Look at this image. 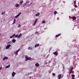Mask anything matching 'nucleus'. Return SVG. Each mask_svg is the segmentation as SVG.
<instances>
[{"label": "nucleus", "instance_id": "obj_18", "mask_svg": "<svg viewBox=\"0 0 79 79\" xmlns=\"http://www.w3.org/2000/svg\"><path fill=\"white\" fill-rule=\"evenodd\" d=\"M10 66V64L6 66L5 68L6 69V68H9Z\"/></svg>", "mask_w": 79, "mask_h": 79}, {"label": "nucleus", "instance_id": "obj_17", "mask_svg": "<svg viewBox=\"0 0 79 79\" xmlns=\"http://www.w3.org/2000/svg\"><path fill=\"white\" fill-rule=\"evenodd\" d=\"M16 42V40L15 39H13L12 40V42L13 43H15V42Z\"/></svg>", "mask_w": 79, "mask_h": 79}, {"label": "nucleus", "instance_id": "obj_10", "mask_svg": "<svg viewBox=\"0 0 79 79\" xmlns=\"http://www.w3.org/2000/svg\"><path fill=\"white\" fill-rule=\"evenodd\" d=\"M39 45H40V44H37L35 45V48H36V47H39Z\"/></svg>", "mask_w": 79, "mask_h": 79}, {"label": "nucleus", "instance_id": "obj_44", "mask_svg": "<svg viewBox=\"0 0 79 79\" xmlns=\"http://www.w3.org/2000/svg\"><path fill=\"white\" fill-rule=\"evenodd\" d=\"M24 6V5H23L22 6Z\"/></svg>", "mask_w": 79, "mask_h": 79}, {"label": "nucleus", "instance_id": "obj_43", "mask_svg": "<svg viewBox=\"0 0 79 79\" xmlns=\"http://www.w3.org/2000/svg\"><path fill=\"white\" fill-rule=\"evenodd\" d=\"M13 22H14V23H15V21H14V20L13 21Z\"/></svg>", "mask_w": 79, "mask_h": 79}, {"label": "nucleus", "instance_id": "obj_33", "mask_svg": "<svg viewBox=\"0 0 79 79\" xmlns=\"http://www.w3.org/2000/svg\"><path fill=\"white\" fill-rule=\"evenodd\" d=\"M20 26H21V25L19 24V25L18 27H20Z\"/></svg>", "mask_w": 79, "mask_h": 79}, {"label": "nucleus", "instance_id": "obj_40", "mask_svg": "<svg viewBox=\"0 0 79 79\" xmlns=\"http://www.w3.org/2000/svg\"><path fill=\"white\" fill-rule=\"evenodd\" d=\"M72 79H75V78H74V77H73Z\"/></svg>", "mask_w": 79, "mask_h": 79}, {"label": "nucleus", "instance_id": "obj_12", "mask_svg": "<svg viewBox=\"0 0 79 79\" xmlns=\"http://www.w3.org/2000/svg\"><path fill=\"white\" fill-rule=\"evenodd\" d=\"M35 66L37 67H39V63H37L35 64Z\"/></svg>", "mask_w": 79, "mask_h": 79}, {"label": "nucleus", "instance_id": "obj_15", "mask_svg": "<svg viewBox=\"0 0 79 79\" xmlns=\"http://www.w3.org/2000/svg\"><path fill=\"white\" fill-rule=\"evenodd\" d=\"M21 36H22V34H20L18 36V38H20Z\"/></svg>", "mask_w": 79, "mask_h": 79}, {"label": "nucleus", "instance_id": "obj_26", "mask_svg": "<svg viewBox=\"0 0 79 79\" xmlns=\"http://www.w3.org/2000/svg\"><path fill=\"white\" fill-rule=\"evenodd\" d=\"M73 3H74V5H76V1H74Z\"/></svg>", "mask_w": 79, "mask_h": 79}, {"label": "nucleus", "instance_id": "obj_25", "mask_svg": "<svg viewBox=\"0 0 79 79\" xmlns=\"http://www.w3.org/2000/svg\"><path fill=\"white\" fill-rule=\"evenodd\" d=\"M29 2V1H27L26 2H25V3L27 4V3H28Z\"/></svg>", "mask_w": 79, "mask_h": 79}, {"label": "nucleus", "instance_id": "obj_7", "mask_svg": "<svg viewBox=\"0 0 79 79\" xmlns=\"http://www.w3.org/2000/svg\"><path fill=\"white\" fill-rule=\"evenodd\" d=\"M15 75H16V73H15V72H13V73H12V77H14Z\"/></svg>", "mask_w": 79, "mask_h": 79}, {"label": "nucleus", "instance_id": "obj_35", "mask_svg": "<svg viewBox=\"0 0 79 79\" xmlns=\"http://www.w3.org/2000/svg\"><path fill=\"white\" fill-rule=\"evenodd\" d=\"M4 13L3 12H2V15H4Z\"/></svg>", "mask_w": 79, "mask_h": 79}, {"label": "nucleus", "instance_id": "obj_47", "mask_svg": "<svg viewBox=\"0 0 79 79\" xmlns=\"http://www.w3.org/2000/svg\"><path fill=\"white\" fill-rule=\"evenodd\" d=\"M63 77V76H62V77Z\"/></svg>", "mask_w": 79, "mask_h": 79}, {"label": "nucleus", "instance_id": "obj_37", "mask_svg": "<svg viewBox=\"0 0 79 79\" xmlns=\"http://www.w3.org/2000/svg\"><path fill=\"white\" fill-rule=\"evenodd\" d=\"M29 78H30V79H31V78H32V77H29Z\"/></svg>", "mask_w": 79, "mask_h": 79}, {"label": "nucleus", "instance_id": "obj_41", "mask_svg": "<svg viewBox=\"0 0 79 79\" xmlns=\"http://www.w3.org/2000/svg\"><path fill=\"white\" fill-rule=\"evenodd\" d=\"M3 13H4V14H5V12L4 11V12Z\"/></svg>", "mask_w": 79, "mask_h": 79}, {"label": "nucleus", "instance_id": "obj_45", "mask_svg": "<svg viewBox=\"0 0 79 79\" xmlns=\"http://www.w3.org/2000/svg\"><path fill=\"white\" fill-rule=\"evenodd\" d=\"M14 23H14H14H13L12 24H14Z\"/></svg>", "mask_w": 79, "mask_h": 79}, {"label": "nucleus", "instance_id": "obj_23", "mask_svg": "<svg viewBox=\"0 0 79 79\" xmlns=\"http://www.w3.org/2000/svg\"><path fill=\"white\" fill-rule=\"evenodd\" d=\"M56 13H57V12H56V11H54V15H56Z\"/></svg>", "mask_w": 79, "mask_h": 79}, {"label": "nucleus", "instance_id": "obj_36", "mask_svg": "<svg viewBox=\"0 0 79 79\" xmlns=\"http://www.w3.org/2000/svg\"><path fill=\"white\" fill-rule=\"evenodd\" d=\"M32 3H33V2H32L31 3V4L29 5H31V4H32Z\"/></svg>", "mask_w": 79, "mask_h": 79}, {"label": "nucleus", "instance_id": "obj_32", "mask_svg": "<svg viewBox=\"0 0 79 79\" xmlns=\"http://www.w3.org/2000/svg\"><path fill=\"white\" fill-rule=\"evenodd\" d=\"M11 42H9L7 44H10V43H11Z\"/></svg>", "mask_w": 79, "mask_h": 79}, {"label": "nucleus", "instance_id": "obj_28", "mask_svg": "<svg viewBox=\"0 0 79 79\" xmlns=\"http://www.w3.org/2000/svg\"><path fill=\"white\" fill-rule=\"evenodd\" d=\"M52 75H53V76H55V73H52Z\"/></svg>", "mask_w": 79, "mask_h": 79}, {"label": "nucleus", "instance_id": "obj_1", "mask_svg": "<svg viewBox=\"0 0 79 79\" xmlns=\"http://www.w3.org/2000/svg\"><path fill=\"white\" fill-rule=\"evenodd\" d=\"M15 37H18V35H16V34H14L10 37V38L11 39L12 38H13V37H15Z\"/></svg>", "mask_w": 79, "mask_h": 79}, {"label": "nucleus", "instance_id": "obj_24", "mask_svg": "<svg viewBox=\"0 0 79 79\" xmlns=\"http://www.w3.org/2000/svg\"><path fill=\"white\" fill-rule=\"evenodd\" d=\"M73 67H72L71 69H70V71H73Z\"/></svg>", "mask_w": 79, "mask_h": 79}, {"label": "nucleus", "instance_id": "obj_9", "mask_svg": "<svg viewBox=\"0 0 79 79\" xmlns=\"http://www.w3.org/2000/svg\"><path fill=\"white\" fill-rule=\"evenodd\" d=\"M7 59H8V57H5L3 59V60H7Z\"/></svg>", "mask_w": 79, "mask_h": 79}, {"label": "nucleus", "instance_id": "obj_13", "mask_svg": "<svg viewBox=\"0 0 79 79\" xmlns=\"http://www.w3.org/2000/svg\"><path fill=\"white\" fill-rule=\"evenodd\" d=\"M19 6V5L18 4H15V6L16 8H18V6Z\"/></svg>", "mask_w": 79, "mask_h": 79}, {"label": "nucleus", "instance_id": "obj_11", "mask_svg": "<svg viewBox=\"0 0 79 79\" xmlns=\"http://www.w3.org/2000/svg\"><path fill=\"white\" fill-rule=\"evenodd\" d=\"M40 14V12H38L37 14L35 15V16H38Z\"/></svg>", "mask_w": 79, "mask_h": 79}, {"label": "nucleus", "instance_id": "obj_22", "mask_svg": "<svg viewBox=\"0 0 79 79\" xmlns=\"http://www.w3.org/2000/svg\"><path fill=\"white\" fill-rule=\"evenodd\" d=\"M37 20H38V19H36L35 20V22L36 23L37 22Z\"/></svg>", "mask_w": 79, "mask_h": 79}, {"label": "nucleus", "instance_id": "obj_34", "mask_svg": "<svg viewBox=\"0 0 79 79\" xmlns=\"http://www.w3.org/2000/svg\"><path fill=\"white\" fill-rule=\"evenodd\" d=\"M35 34H38V31H36L35 32Z\"/></svg>", "mask_w": 79, "mask_h": 79}, {"label": "nucleus", "instance_id": "obj_31", "mask_svg": "<svg viewBox=\"0 0 79 79\" xmlns=\"http://www.w3.org/2000/svg\"><path fill=\"white\" fill-rule=\"evenodd\" d=\"M71 72L72 71H69V74H71Z\"/></svg>", "mask_w": 79, "mask_h": 79}, {"label": "nucleus", "instance_id": "obj_6", "mask_svg": "<svg viewBox=\"0 0 79 79\" xmlns=\"http://www.w3.org/2000/svg\"><path fill=\"white\" fill-rule=\"evenodd\" d=\"M57 77L58 78V79H61V74H59L57 76Z\"/></svg>", "mask_w": 79, "mask_h": 79}, {"label": "nucleus", "instance_id": "obj_30", "mask_svg": "<svg viewBox=\"0 0 79 79\" xmlns=\"http://www.w3.org/2000/svg\"><path fill=\"white\" fill-rule=\"evenodd\" d=\"M35 24H36V23L35 22H34L33 24V26H35Z\"/></svg>", "mask_w": 79, "mask_h": 79}, {"label": "nucleus", "instance_id": "obj_38", "mask_svg": "<svg viewBox=\"0 0 79 79\" xmlns=\"http://www.w3.org/2000/svg\"><path fill=\"white\" fill-rule=\"evenodd\" d=\"M26 3H25V4H24V5L25 6V5H26Z\"/></svg>", "mask_w": 79, "mask_h": 79}, {"label": "nucleus", "instance_id": "obj_5", "mask_svg": "<svg viewBox=\"0 0 79 79\" xmlns=\"http://www.w3.org/2000/svg\"><path fill=\"white\" fill-rule=\"evenodd\" d=\"M19 51H20V49H19L15 53V54L16 55L18 54V53L19 52Z\"/></svg>", "mask_w": 79, "mask_h": 79}, {"label": "nucleus", "instance_id": "obj_4", "mask_svg": "<svg viewBox=\"0 0 79 79\" xmlns=\"http://www.w3.org/2000/svg\"><path fill=\"white\" fill-rule=\"evenodd\" d=\"M21 14V13L20 12L15 17V18H17L19 16V15Z\"/></svg>", "mask_w": 79, "mask_h": 79}, {"label": "nucleus", "instance_id": "obj_39", "mask_svg": "<svg viewBox=\"0 0 79 79\" xmlns=\"http://www.w3.org/2000/svg\"><path fill=\"white\" fill-rule=\"evenodd\" d=\"M14 21H16V19H15L14 20Z\"/></svg>", "mask_w": 79, "mask_h": 79}, {"label": "nucleus", "instance_id": "obj_14", "mask_svg": "<svg viewBox=\"0 0 79 79\" xmlns=\"http://www.w3.org/2000/svg\"><path fill=\"white\" fill-rule=\"evenodd\" d=\"M72 19L73 20H76V18L74 16H73L72 17Z\"/></svg>", "mask_w": 79, "mask_h": 79}, {"label": "nucleus", "instance_id": "obj_16", "mask_svg": "<svg viewBox=\"0 0 79 79\" xmlns=\"http://www.w3.org/2000/svg\"><path fill=\"white\" fill-rule=\"evenodd\" d=\"M60 35H61V34H59L58 35H56V37H59V36H60Z\"/></svg>", "mask_w": 79, "mask_h": 79}, {"label": "nucleus", "instance_id": "obj_29", "mask_svg": "<svg viewBox=\"0 0 79 79\" xmlns=\"http://www.w3.org/2000/svg\"><path fill=\"white\" fill-rule=\"evenodd\" d=\"M74 7L75 8H77V5H75Z\"/></svg>", "mask_w": 79, "mask_h": 79}, {"label": "nucleus", "instance_id": "obj_46", "mask_svg": "<svg viewBox=\"0 0 79 79\" xmlns=\"http://www.w3.org/2000/svg\"><path fill=\"white\" fill-rule=\"evenodd\" d=\"M0 36H1V35H0Z\"/></svg>", "mask_w": 79, "mask_h": 79}, {"label": "nucleus", "instance_id": "obj_19", "mask_svg": "<svg viewBox=\"0 0 79 79\" xmlns=\"http://www.w3.org/2000/svg\"><path fill=\"white\" fill-rule=\"evenodd\" d=\"M23 3V1H21L20 2H19V4L21 5L22 4V3Z\"/></svg>", "mask_w": 79, "mask_h": 79}, {"label": "nucleus", "instance_id": "obj_8", "mask_svg": "<svg viewBox=\"0 0 79 79\" xmlns=\"http://www.w3.org/2000/svg\"><path fill=\"white\" fill-rule=\"evenodd\" d=\"M53 54L54 55H58V52L56 51L53 52Z\"/></svg>", "mask_w": 79, "mask_h": 79}, {"label": "nucleus", "instance_id": "obj_42", "mask_svg": "<svg viewBox=\"0 0 79 79\" xmlns=\"http://www.w3.org/2000/svg\"><path fill=\"white\" fill-rule=\"evenodd\" d=\"M1 69H2V68L0 67V70H1Z\"/></svg>", "mask_w": 79, "mask_h": 79}, {"label": "nucleus", "instance_id": "obj_21", "mask_svg": "<svg viewBox=\"0 0 79 79\" xmlns=\"http://www.w3.org/2000/svg\"><path fill=\"white\" fill-rule=\"evenodd\" d=\"M42 23L43 24H44V23H45V20H43L42 21Z\"/></svg>", "mask_w": 79, "mask_h": 79}, {"label": "nucleus", "instance_id": "obj_3", "mask_svg": "<svg viewBox=\"0 0 79 79\" xmlns=\"http://www.w3.org/2000/svg\"><path fill=\"white\" fill-rule=\"evenodd\" d=\"M11 45L10 44L8 45L6 47V49H8L10 47H11Z\"/></svg>", "mask_w": 79, "mask_h": 79}, {"label": "nucleus", "instance_id": "obj_20", "mask_svg": "<svg viewBox=\"0 0 79 79\" xmlns=\"http://www.w3.org/2000/svg\"><path fill=\"white\" fill-rule=\"evenodd\" d=\"M28 50H32V47H29L28 48Z\"/></svg>", "mask_w": 79, "mask_h": 79}, {"label": "nucleus", "instance_id": "obj_2", "mask_svg": "<svg viewBox=\"0 0 79 79\" xmlns=\"http://www.w3.org/2000/svg\"><path fill=\"white\" fill-rule=\"evenodd\" d=\"M25 60L27 61L28 60H31V57H27V56H25Z\"/></svg>", "mask_w": 79, "mask_h": 79}, {"label": "nucleus", "instance_id": "obj_27", "mask_svg": "<svg viewBox=\"0 0 79 79\" xmlns=\"http://www.w3.org/2000/svg\"><path fill=\"white\" fill-rule=\"evenodd\" d=\"M72 76L73 77H75V75L74 74H73Z\"/></svg>", "mask_w": 79, "mask_h": 79}]
</instances>
